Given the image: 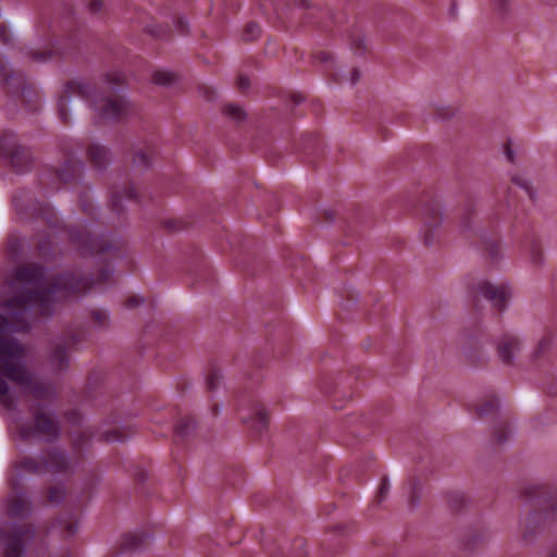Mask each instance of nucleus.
I'll return each instance as SVG.
<instances>
[{"label":"nucleus","mask_w":557,"mask_h":557,"mask_svg":"<svg viewBox=\"0 0 557 557\" xmlns=\"http://www.w3.org/2000/svg\"><path fill=\"white\" fill-rule=\"evenodd\" d=\"M73 97L83 98L95 111L97 119L102 121L121 120L131 112V103L126 99L104 96L96 91L88 83L76 79L66 84L63 95L58 101L59 115L64 122L69 119L67 104Z\"/></svg>","instance_id":"nucleus-1"},{"label":"nucleus","mask_w":557,"mask_h":557,"mask_svg":"<svg viewBox=\"0 0 557 557\" xmlns=\"http://www.w3.org/2000/svg\"><path fill=\"white\" fill-rule=\"evenodd\" d=\"M89 288L88 278H78L72 274L57 276L37 267V317H50L58 300L76 298Z\"/></svg>","instance_id":"nucleus-2"},{"label":"nucleus","mask_w":557,"mask_h":557,"mask_svg":"<svg viewBox=\"0 0 557 557\" xmlns=\"http://www.w3.org/2000/svg\"><path fill=\"white\" fill-rule=\"evenodd\" d=\"M0 160L16 175H25L34 168V152L30 138L13 131L0 133Z\"/></svg>","instance_id":"nucleus-3"},{"label":"nucleus","mask_w":557,"mask_h":557,"mask_svg":"<svg viewBox=\"0 0 557 557\" xmlns=\"http://www.w3.org/2000/svg\"><path fill=\"white\" fill-rule=\"evenodd\" d=\"M24 347L14 339L0 338V364L4 375L20 385L30 382L32 375L25 368Z\"/></svg>","instance_id":"nucleus-4"},{"label":"nucleus","mask_w":557,"mask_h":557,"mask_svg":"<svg viewBox=\"0 0 557 557\" xmlns=\"http://www.w3.org/2000/svg\"><path fill=\"white\" fill-rule=\"evenodd\" d=\"M54 396L51 386L40 387L37 383V445L41 442H51L59 436L60 424L57 416L49 407Z\"/></svg>","instance_id":"nucleus-5"},{"label":"nucleus","mask_w":557,"mask_h":557,"mask_svg":"<svg viewBox=\"0 0 557 557\" xmlns=\"http://www.w3.org/2000/svg\"><path fill=\"white\" fill-rule=\"evenodd\" d=\"M0 76L2 87L10 97L20 102L26 110H34L35 90L21 71L7 70L5 61L0 58Z\"/></svg>","instance_id":"nucleus-6"},{"label":"nucleus","mask_w":557,"mask_h":557,"mask_svg":"<svg viewBox=\"0 0 557 557\" xmlns=\"http://www.w3.org/2000/svg\"><path fill=\"white\" fill-rule=\"evenodd\" d=\"M424 222L419 232L422 244H434L446 239V230L443 226V211L438 206H425L423 209Z\"/></svg>","instance_id":"nucleus-7"},{"label":"nucleus","mask_w":557,"mask_h":557,"mask_svg":"<svg viewBox=\"0 0 557 557\" xmlns=\"http://www.w3.org/2000/svg\"><path fill=\"white\" fill-rule=\"evenodd\" d=\"M73 462L58 448H53L47 453L41 460H37V475H65L72 472Z\"/></svg>","instance_id":"nucleus-8"},{"label":"nucleus","mask_w":557,"mask_h":557,"mask_svg":"<svg viewBox=\"0 0 557 557\" xmlns=\"http://www.w3.org/2000/svg\"><path fill=\"white\" fill-rule=\"evenodd\" d=\"M12 207L16 220L20 223L28 224L30 227L35 216V200L32 188H18L12 197Z\"/></svg>","instance_id":"nucleus-9"},{"label":"nucleus","mask_w":557,"mask_h":557,"mask_svg":"<svg viewBox=\"0 0 557 557\" xmlns=\"http://www.w3.org/2000/svg\"><path fill=\"white\" fill-rule=\"evenodd\" d=\"M474 289L499 309L504 308L511 296L510 286L505 283L493 284L488 281H481L474 286Z\"/></svg>","instance_id":"nucleus-10"},{"label":"nucleus","mask_w":557,"mask_h":557,"mask_svg":"<svg viewBox=\"0 0 557 557\" xmlns=\"http://www.w3.org/2000/svg\"><path fill=\"white\" fill-rule=\"evenodd\" d=\"M69 360L64 344L62 342L54 343L48 354L47 363L40 367V372L58 374L67 367Z\"/></svg>","instance_id":"nucleus-11"},{"label":"nucleus","mask_w":557,"mask_h":557,"mask_svg":"<svg viewBox=\"0 0 557 557\" xmlns=\"http://www.w3.org/2000/svg\"><path fill=\"white\" fill-rule=\"evenodd\" d=\"M522 348L523 342L516 334L504 335L497 345L499 358L505 363H511Z\"/></svg>","instance_id":"nucleus-12"},{"label":"nucleus","mask_w":557,"mask_h":557,"mask_svg":"<svg viewBox=\"0 0 557 557\" xmlns=\"http://www.w3.org/2000/svg\"><path fill=\"white\" fill-rule=\"evenodd\" d=\"M163 227L171 234L188 233L196 226V218L191 214L165 219Z\"/></svg>","instance_id":"nucleus-13"},{"label":"nucleus","mask_w":557,"mask_h":557,"mask_svg":"<svg viewBox=\"0 0 557 557\" xmlns=\"http://www.w3.org/2000/svg\"><path fill=\"white\" fill-rule=\"evenodd\" d=\"M30 512V504L26 495L17 493L13 495L7 506V513L12 518H24Z\"/></svg>","instance_id":"nucleus-14"},{"label":"nucleus","mask_w":557,"mask_h":557,"mask_svg":"<svg viewBox=\"0 0 557 557\" xmlns=\"http://www.w3.org/2000/svg\"><path fill=\"white\" fill-rule=\"evenodd\" d=\"M240 420L244 423L250 424L256 431L262 432L268 426L269 417L263 408L258 407L253 409V417H249L240 412Z\"/></svg>","instance_id":"nucleus-15"},{"label":"nucleus","mask_w":557,"mask_h":557,"mask_svg":"<svg viewBox=\"0 0 557 557\" xmlns=\"http://www.w3.org/2000/svg\"><path fill=\"white\" fill-rule=\"evenodd\" d=\"M88 157L97 168H102L110 160V153L102 145L94 143L88 149Z\"/></svg>","instance_id":"nucleus-16"},{"label":"nucleus","mask_w":557,"mask_h":557,"mask_svg":"<svg viewBox=\"0 0 557 557\" xmlns=\"http://www.w3.org/2000/svg\"><path fill=\"white\" fill-rule=\"evenodd\" d=\"M83 170V165L73 163L71 161H67L63 164L59 172V177L63 182H69L72 178H74L76 175H79V173Z\"/></svg>","instance_id":"nucleus-17"},{"label":"nucleus","mask_w":557,"mask_h":557,"mask_svg":"<svg viewBox=\"0 0 557 557\" xmlns=\"http://www.w3.org/2000/svg\"><path fill=\"white\" fill-rule=\"evenodd\" d=\"M66 495V491L63 485H53L48 490L47 500L51 505L61 504Z\"/></svg>","instance_id":"nucleus-18"},{"label":"nucleus","mask_w":557,"mask_h":557,"mask_svg":"<svg viewBox=\"0 0 557 557\" xmlns=\"http://www.w3.org/2000/svg\"><path fill=\"white\" fill-rule=\"evenodd\" d=\"M133 164L141 170L148 169L151 164L149 152L144 149L137 150L133 156Z\"/></svg>","instance_id":"nucleus-19"},{"label":"nucleus","mask_w":557,"mask_h":557,"mask_svg":"<svg viewBox=\"0 0 557 557\" xmlns=\"http://www.w3.org/2000/svg\"><path fill=\"white\" fill-rule=\"evenodd\" d=\"M136 197V191L134 188H126L123 190V194H113L111 197L112 207L115 210H119L122 206L124 199H134Z\"/></svg>","instance_id":"nucleus-20"},{"label":"nucleus","mask_w":557,"mask_h":557,"mask_svg":"<svg viewBox=\"0 0 557 557\" xmlns=\"http://www.w3.org/2000/svg\"><path fill=\"white\" fill-rule=\"evenodd\" d=\"M58 528L64 535L72 536L77 532L78 523L73 519L60 520L58 521Z\"/></svg>","instance_id":"nucleus-21"},{"label":"nucleus","mask_w":557,"mask_h":557,"mask_svg":"<svg viewBox=\"0 0 557 557\" xmlns=\"http://www.w3.org/2000/svg\"><path fill=\"white\" fill-rule=\"evenodd\" d=\"M224 113L236 122H240L245 119L246 113L242 109V107L237 104H228L224 108Z\"/></svg>","instance_id":"nucleus-22"},{"label":"nucleus","mask_w":557,"mask_h":557,"mask_svg":"<svg viewBox=\"0 0 557 557\" xmlns=\"http://www.w3.org/2000/svg\"><path fill=\"white\" fill-rule=\"evenodd\" d=\"M153 82L160 86H169L174 82V75L168 71H158L153 74Z\"/></svg>","instance_id":"nucleus-23"},{"label":"nucleus","mask_w":557,"mask_h":557,"mask_svg":"<svg viewBox=\"0 0 557 557\" xmlns=\"http://www.w3.org/2000/svg\"><path fill=\"white\" fill-rule=\"evenodd\" d=\"M512 182L521 189H523L530 196V198L534 197L535 194L531 186V183L525 177L521 175H515L512 176Z\"/></svg>","instance_id":"nucleus-24"},{"label":"nucleus","mask_w":557,"mask_h":557,"mask_svg":"<svg viewBox=\"0 0 557 557\" xmlns=\"http://www.w3.org/2000/svg\"><path fill=\"white\" fill-rule=\"evenodd\" d=\"M16 278L21 282L32 283L35 278V270L21 268L16 272Z\"/></svg>","instance_id":"nucleus-25"},{"label":"nucleus","mask_w":557,"mask_h":557,"mask_svg":"<svg viewBox=\"0 0 557 557\" xmlns=\"http://www.w3.org/2000/svg\"><path fill=\"white\" fill-rule=\"evenodd\" d=\"M260 34V27L256 23H250L246 27L245 37L248 40L257 38Z\"/></svg>","instance_id":"nucleus-26"},{"label":"nucleus","mask_w":557,"mask_h":557,"mask_svg":"<svg viewBox=\"0 0 557 557\" xmlns=\"http://www.w3.org/2000/svg\"><path fill=\"white\" fill-rule=\"evenodd\" d=\"M318 219L320 223H332L335 221V212L332 209H323Z\"/></svg>","instance_id":"nucleus-27"},{"label":"nucleus","mask_w":557,"mask_h":557,"mask_svg":"<svg viewBox=\"0 0 557 557\" xmlns=\"http://www.w3.org/2000/svg\"><path fill=\"white\" fill-rule=\"evenodd\" d=\"M12 37L13 36H12L11 30L4 24H1L0 25V40L4 45H9L12 41Z\"/></svg>","instance_id":"nucleus-28"},{"label":"nucleus","mask_w":557,"mask_h":557,"mask_svg":"<svg viewBox=\"0 0 557 557\" xmlns=\"http://www.w3.org/2000/svg\"><path fill=\"white\" fill-rule=\"evenodd\" d=\"M194 423L189 419L182 420L177 425V432L181 435H186L190 429H193Z\"/></svg>","instance_id":"nucleus-29"},{"label":"nucleus","mask_w":557,"mask_h":557,"mask_svg":"<svg viewBox=\"0 0 557 557\" xmlns=\"http://www.w3.org/2000/svg\"><path fill=\"white\" fill-rule=\"evenodd\" d=\"M18 467L21 468L22 473L35 472V462L32 459L22 460Z\"/></svg>","instance_id":"nucleus-30"},{"label":"nucleus","mask_w":557,"mask_h":557,"mask_svg":"<svg viewBox=\"0 0 557 557\" xmlns=\"http://www.w3.org/2000/svg\"><path fill=\"white\" fill-rule=\"evenodd\" d=\"M391 490V485L387 481H383L380 485L379 492H377V499L379 502H382L386 498L388 492Z\"/></svg>","instance_id":"nucleus-31"},{"label":"nucleus","mask_w":557,"mask_h":557,"mask_svg":"<svg viewBox=\"0 0 557 557\" xmlns=\"http://www.w3.org/2000/svg\"><path fill=\"white\" fill-rule=\"evenodd\" d=\"M106 441L107 442H120L123 441L122 435L120 434L119 429H114L111 431V433H106Z\"/></svg>","instance_id":"nucleus-32"},{"label":"nucleus","mask_w":557,"mask_h":557,"mask_svg":"<svg viewBox=\"0 0 557 557\" xmlns=\"http://www.w3.org/2000/svg\"><path fill=\"white\" fill-rule=\"evenodd\" d=\"M20 436L23 441L32 442L34 437V431L24 426L20 428Z\"/></svg>","instance_id":"nucleus-33"},{"label":"nucleus","mask_w":557,"mask_h":557,"mask_svg":"<svg viewBox=\"0 0 557 557\" xmlns=\"http://www.w3.org/2000/svg\"><path fill=\"white\" fill-rule=\"evenodd\" d=\"M548 348V342L546 339H541L537 344V347L534 350V357H537L540 354L544 352Z\"/></svg>","instance_id":"nucleus-34"},{"label":"nucleus","mask_w":557,"mask_h":557,"mask_svg":"<svg viewBox=\"0 0 557 557\" xmlns=\"http://www.w3.org/2000/svg\"><path fill=\"white\" fill-rule=\"evenodd\" d=\"M471 228V221L469 218H462L460 223H459V231L461 233H466L468 232L469 230Z\"/></svg>","instance_id":"nucleus-35"},{"label":"nucleus","mask_w":557,"mask_h":557,"mask_svg":"<svg viewBox=\"0 0 557 557\" xmlns=\"http://www.w3.org/2000/svg\"><path fill=\"white\" fill-rule=\"evenodd\" d=\"M220 380V376L218 374H212L210 375L208 379H207V385L210 389H213L215 388V386L218 385V382Z\"/></svg>","instance_id":"nucleus-36"},{"label":"nucleus","mask_w":557,"mask_h":557,"mask_svg":"<svg viewBox=\"0 0 557 557\" xmlns=\"http://www.w3.org/2000/svg\"><path fill=\"white\" fill-rule=\"evenodd\" d=\"M531 256L534 260V262H540L542 258V251L540 249V246H532Z\"/></svg>","instance_id":"nucleus-37"},{"label":"nucleus","mask_w":557,"mask_h":557,"mask_svg":"<svg viewBox=\"0 0 557 557\" xmlns=\"http://www.w3.org/2000/svg\"><path fill=\"white\" fill-rule=\"evenodd\" d=\"M317 58L322 62V63H325L326 66L330 64L332 65L333 61H332V57L326 53V52H321L317 55Z\"/></svg>","instance_id":"nucleus-38"},{"label":"nucleus","mask_w":557,"mask_h":557,"mask_svg":"<svg viewBox=\"0 0 557 557\" xmlns=\"http://www.w3.org/2000/svg\"><path fill=\"white\" fill-rule=\"evenodd\" d=\"M77 244H103V245H107V244H112V242L109 239L102 238L100 242L96 243L92 240H87L85 238H79Z\"/></svg>","instance_id":"nucleus-39"},{"label":"nucleus","mask_w":557,"mask_h":557,"mask_svg":"<svg viewBox=\"0 0 557 557\" xmlns=\"http://www.w3.org/2000/svg\"><path fill=\"white\" fill-rule=\"evenodd\" d=\"M8 393H9V385L2 377H0V396H4Z\"/></svg>","instance_id":"nucleus-40"},{"label":"nucleus","mask_w":557,"mask_h":557,"mask_svg":"<svg viewBox=\"0 0 557 557\" xmlns=\"http://www.w3.org/2000/svg\"><path fill=\"white\" fill-rule=\"evenodd\" d=\"M238 86L242 89H247L249 87V79L247 77H239L238 78Z\"/></svg>","instance_id":"nucleus-41"},{"label":"nucleus","mask_w":557,"mask_h":557,"mask_svg":"<svg viewBox=\"0 0 557 557\" xmlns=\"http://www.w3.org/2000/svg\"><path fill=\"white\" fill-rule=\"evenodd\" d=\"M359 77H360V74H359L358 70H354L351 72L350 83L356 84L358 82Z\"/></svg>","instance_id":"nucleus-42"},{"label":"nucleus","mask_w":557,"mask_h":557,"mask_svg":"<svg viewBox=\"0 0 557 557\" xmlns=\"http://www.w3.org/2000/svg\"><path fill=\"white\" fill-rule=\"evenodd\" d=\"M497 250H498V246H488V250L486 251V253L491 258H494V256L497 253Z\"/></svg>","instance_id":"nucleus-43"},{"label":"nucleus","mask_w":557,"mask_h":557,"mask_svg":"<svg viewBox=\"0 0 557 557\" xmlns=\"http://www.w3.org/2000/svg\"><path fill=\"white\" fill-rule=\"evenodd\" d=\"M147 30L149 34H151L153 36H157V37L161 36V33L156 29V26H149V27H147Z\"/></svg>","instance_id":"nucleus-44"},{"label":"nucleus","mask_w":557,"mask_h":557,"mask_svg":"<svg viewBox=\"0 0 557 557\" xmlns=\"http://www.w3.org/2000/svg\"><path fill=\"white\" fill-rule=\"evenodd\" d=\"M101 8V2L99 0L94 1L91 3V11L97 12Z\"/></svg>","instance_id":"nucleus-45"},{"label":"nucleus","mask_w":557,"mask_h":557,"mask_svg":"<svg viewBox=\"0 0 557 557\" xmlns=\"http://www.w3.org/2000/svg\"><path fill=\"white\" fill-rule=\"evenodd\" d=\"M463 354H465V355L467 356V358H469L471 361H474V360H475V357H474V356L472 355V352H471L468 348H466V347H463Z\"/></svg>","instance_id":"nucleus-46"},{"label":"nucleus","mask_w":557,"mask_h":557,"mask_svg":"<svg viewBox=\"0 0 557 557\" xmlns=\"http://www.w3.org/2000/svg\"><path fill=\"white\" fill-rule=\"evenodd\" d=\"M507 2L508 0H494L495 5H497L500 9L505 8Z\"/></svg>","instance_id":"nucleus-47"},{"label":"nucleus","mask_w":557,"mask_h":557,"mask_svg":"<svg viewBox=\"0 0 557 557\" xmlns=\"http://www.w3.org/2000/svg\"><path fill=\"white\" fill-rule=\"evenodd\" d=\"M187 24V21L185 18H180L178 20V25L177 27L181 29V30H184L185 26Z\"/></svg>","instance_id":"nucleus-48"},{"label":"nucleus","mask_w":557,"mask_h":557,"mask_svg":"<svg viewBox=\"0 0 557 557\" xmlns=\"http://www.w3.org/2000/svg\"><path fill=\"white\" fill-rule=\"evenodd\" d=\"M139 301H137L135 298H132L127 301L128 307L137 306Z\"/></svg>","instance_id":"nucleus-49"},{"label":"nucleus","mask_w":557,"mask_h":557,"mask_svg":"<svg viewBox=\"0 0 557 557\" xmlns=\"http://www.w3.org/2000/svg\"><path fill=\"white\" fill-rule=\"evenodd\" d=\"M507 157H508L509 161H513V156H512V152L510 150L507 151Z\"/></svg>","instance_id":"nucleus-50"},{"label":"nucleus","mask_w":557,"mask_h":557,"mask_svg":"<svg viewBox=\"0 0 557 557\" xmlns=\"http://www.w3.org/2000/svg\"><path fill=\"white\" fill-rule=\"evenodd\" d=\"M8 244L14 245V244H21L17 239H10Z\"/></svg>","instance_id":"nucleus-51"},{"label":"nucleus","mask_w":557,"mask_h":557,"mask_svg":"<svg viewBox=\"0 0 557 557\" xmlns=\"http://www.w3.org/2000/svg\"><path fill=\"white\" fill-rule=\"evenodd\" d=\"M27 292H28V294H29V297H32V296H33V294L35 293V292L33 290V288H32V287H28Z\"/></svg>","instance_id":"nucleus-52"},{"label":"nucleus","mask_w":557,"mask_h":557,"mask_svg":"<svg viewBox=\"0 0 557 557\" xmlns=\"http://www.w3.org/2000/svg\"><path fill=\"white\" fill-rule=\"evenodd\" d=\"M36 59H37V61L41 60V58L39 57V54H38V53H37V55H36Z\"/></svg>","instance_id":"nucleus-53"}]
</instances>
